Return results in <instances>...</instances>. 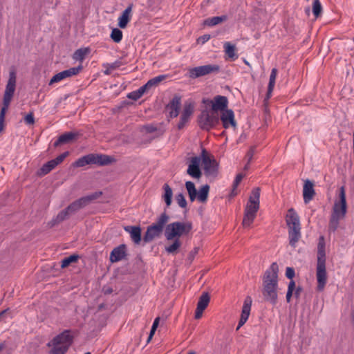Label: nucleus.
<instances>
[{
    "label": "nucleus",
    "instance_id": "f257e3e1",
    "mask_svg": "<svg viewBox=\"0 0 354 354\" xmlns=\"http://www.w3.org/2000/svg\"><path fill=\"white\" fill-rule=\"evenodd\" d=\"M279 266L277 263H272L266 271L263 279V295L267 301L272 304L277 301Z\"/></svg>",
    "mask_w": 354,
    "mask_h": 354
},
{
    "label": "nucleus",
    "instance_id": "f03ea898",
    "mask_svg": "<svg viewBox=\"0 0 354 354\" xmlns=\"http://www.w3.org/2000/svg\"><path fill=\"white\" fill-rule=\"evenodd\" d=\"M317 290L322 291L327 283V272L326 269L325 243L323 236H320L317 246V262L316 268Z\"/></svg>",
    "mask_w": 354,
    "mask_h": 354
},
{
    "label": "nucleus",
    "instance_id": "7ed1b4c3",
    "mask_svg": "<svg viewBox=\"0 0 354 354\" xmlns=\"http://www.w3.org/2000/svg\"><path fill=\"white\" fill-rule=\"evenodd\" d=\"M72 343L73 336L70 330H66L47 344V346L50 348L48 354H66Z\"/></svg>",
    "mask_w": 354,
    "mask_h": 354
},
{
    "label": "nucleus",
    "instance_id": "20e7f679",
    "mask_svg": "<svg viewBox=\"0 0 354 354\" xmlns=\"http://www.w3.org/2000/svg\"><path fill=\"white\" fill-rule=\"evenodd\" d=\"M16 80L17 77L15 72L10 71L9 73V79L4 91L3 106L0 112V132H1L4 128L5 116L15 91Z\"/></svg>",
    "mask_w": 354,
    "mask_h": 354
},
{
    "label": "nucleus",
    "instance_id": "39448f33",
    "mask_svg": "<svg viewBox=\"0 0 354 354\" xmlns=\"http://www.w3.org/2000/svg\"><path fill=\"white\" fill-rule=\"evenodd\" d=\"M286 222L288 227L289 243L295 248L301 238V225L299 217L293 208L288 210Z\"/></svg>",
    "mask_w": 354,
    "mask_h": 354
},
{
    "label": "nucleus",
    "instance_id": "423d86ee",
    "mask_svg": "<svg viewBox=\"0 0 354 354\" xmlns=\"http://www.w3.org/2000/svg\"><path fill=\"white\" fill-rule=\"evenodd\" d=\"M192 230L191 222L175 221L166 225L165 236L167 240L171 241L181 236H187Z\"/></svg>",
    "mask_w": 354,
    "mask_h": 354
},
{
    "label": "nucleus",
    "instance_id": "0eeeda50",
    "mask_svg": "<svg viewBox=\"0 0 354 354\" xmlns=\"http://www.w3.org/2000/svg\"><path fill=\"white\" fill-rule=\"evenodd\" d=\"M169 216L165 212L162 213L156 219V221L147 227L143 240L145 243L152 241L154 239L159 238L166 224L169 222Z\"/></svg>",
    "mask_w": 354,
    "mask_h": 354
},
{
    "label": "nucleus",
    "instance_id": "6e6552de",
    "mask_svg": "<svg viewBox=\"0 0 354 354\" xmlns=\"http://www.w3.org/2000/svg\"><path fill=\"white\" fill-rule=\"evenodd\" d=\"M199 127L205 131H209L219 123L218 113L212 110H203L198 118Z\"/></svg>",
    "mask_w": 354,
    "mask_h": 354
},
{
    "label": "nucleus",
    "instance_id": "1a4fd4ad",
    "mask_svg": "<svg viewBox=\"0 0 354 354\" xmlns=\"http://www.w3.org/2000/svg\"><path fill=\"white\" fill-rule=\"evenodd\" d=\"M102 194L101 192H95L90 195L82 197L69 205L66 209L70 214H75L79 209L88 205L91 201L97 199Z\"/></svg>",
    "mask_w": 354,
    "mask_h": 354
},
{
    "label": "nucleus",
    "instance_id": "9d476101",
    "mask_svg": "<svg viewBox=\"0 0 354 354\" xmlns=\"http://www.w3.org/2000/svg\"><path fill=\"white\" fill-rule=\"evenodd\" d=\"M220 67L216 64H207L189 69V77L192 79L198 78L209 74L218 72Z\"/></svg>",
    "mask_w": 354,
    "mask_h": 354
},
{
    "label": "nucleus",
    "instance_id": "9b49d317",
    "mask_svg": "<svg viewBox=\"0 0 354 354\" xmlns=\"http://www.w3.org/2000/svg\"><path fill=\"white\" fill-rule=\"evenodd\" d=\"M200 157L205 174L209 176L215 175L217 172L218 167L216 160L211 157L205 149L202 150Z\"/></svg>",
    "mask_w": 354,
    "mask_h": 354
},
{
    "label": "nucleus",
    "instance_id": "f8f14e48",
    "mask_svg": "<svg viewBox=\"0 0 354 354\" xmlns=\"http://www.w3.org/2000/svg\"><path fill=\"white\" fill-rule=\"evenodd\" d=\"M339 201L335 202L333 208L332 214L344 218L346 214V192L344 187H341L339 189Z\"/></svg>",
    "mask_w": 354,
    "mask_h": 354
},
{
    "label": "nucleus",
    "instance_id": "ddd939ff",
    "mask_svg": "<svg viewBox=\"0 0 354 354\" xmlns=\"http://www.w3.org/2000/svg\"><path fill=\"white\" fill-rule=\"evenodd\" d=\"M259 209V205L257 204H252L248 203L245 209L244 217L243 220V226L244 227H249L252 224L257 216V212Z\"/></svg>",
    "mask_w": 354,
    "mask_h": 354
},
{
    "label": "nucleus",
    "instance_id": "4468645a",
    "mask_svg": "<svg viewBox=\"0 0 354 354\" xmlns=\"http://www.w3.org/2000/svg\"><path fill=\"white\" fill-rule=\"evenodd\" d=\"M201 158L200 156H193L190 158L187 170V174L191 177L199 179L202 176V172L200 169V164Z\"/></svg>",
    "mask_w": 354,
    "mask_h": 354
},
{
    "label": "nucleus",
    "instance_id": "2eb2a0df",
    "mask_svg": "<svg viewBox=\"0 0 354 354\" xmlns=\"http://www.w3.org/2000/svg\"><path fill=\"white\" fill-rule=\"evenodd\" d=\"M69 155L68 151H66L59 155L56 158L48 161L40 169V174L46 175L52 171L57 165L62 163L64 160Z\"/></svg>",
    "mask_w": 354,
    "mask_h": 354
},
{
    "label": "nucleus",
    "instance_id": "dca6fc26",
    "mask_svg": "<svg viewBox=\"0 0 354 354\" xmlns=\"http://www.w3.org/2000/svg\"><path fill=\"white\" fill-rule=\"evenodd\" d=\"M194 104L192 102L187 101L185 103L183 112L180 115V122L178 124V129H183L186 123L190 119L194 113Z\"/></svg>",
    "mask_w": 354,
    "mask_h": 354
},
{
    "label": "nucleus",
    "instance_id": "f3484780",
    "mask_svg": "<svg viewBox=\"0 0 354 354\" xmlns=\"http://www.w3.org/2000/svg\"><path fill=\"white\" fill-rule=\"evenodd\" d=\"M221 121L225 129L236 128V122L234 118V113L232 110L227 109L221 113Z\"/></svg>",
    "mask_w": 354,
    "mask_h": 354
},
{
    "label": "nucleus",
    "instance_id": "a211bd4d",
    "mask_svg": "<svg viewBox=\"0 0 354 354\" xmlns=\"http://www.w3.org/2000/svg\"><path fill=\"white\" fill-rule=\"evenodd\" d=\"M166 75H161L149 80L145 85L140 87L138 90L139 94L142 97L145 93H148L151 89L155 88L164 80Z\"/></svg>",
    "mask_w": 354,
    "mask_h": 354
},
{
    "label": "nucleus",
    "instance_id": "6ab92c4d",
    "mask_svg": "<svg viewBox=\"0 0 354 354\" xmlns=\"http://www.w3.org/2000/svg\"><path fill=\"white\" fill-rule=\"evenodd\" d=\"M212 106V111L218 113L223 112L227 109L228 100L225 96L216 95L209 102Z\"/></svg>",
    "mask_w": 354,
    "mask_h": 354
},
{
    "label": "nucleus",
    "instance_id": "aec40b11",
    "mask_svg": "<svg viewBox=\"0 0 354 354\" xmlns=\"http://www.w3.org/2000/svg\"><path fill=\"white\" fill-rule=\"evenodd\" d=\"M252 298L249 296H248L245 300L244 303L242 307V311L241 315V318L239 322L238 326L236 328V330H238L242 326L245 324V323L248 319L250 310H251V305H252Z\"/></svg>",
    "mask_w": 354,
    "mask_h": 354
},
{
    "label": "nucleus",
    "instance_id": "412c9836",
    "mask_svg": "<svg viewBox=\"0 0 354 354\" xmlns=\"http://www.w3.org/2000/svg\"><path fill=\"white\" fill-rule=\"evenodd\" d=\"M133 4H129L118 17V26L120 28H125L132 18Z\"/></svg>",
    "mask_w": 354,
    "mask_h": 354
},
{
    "label": "nucleus",
    "instance_id": "4be33fe9",
    "mask_svg": "<svg viewBox=\"0 0 354 354\" xmlns=\"http://www.w3.org/2000/svg\"><path fill=\"white\" fill-rule=\"evenodd\" d=\"M315 195V192L313 182L309 180H306L303 187V198L304 203L308 204L310 201L313 200Z\"/></svg>",
    "mask_w": 354,
    "mask_h": 354
},
{
    "label": "nucleus",
    "instance_id": "5701e85b",
    "mask_svg": "<svg viewBox=\"0 0 354 354\" xmlns=\"http://www.w3.org/2000/svg\"><path fill=\"white\" fill-rule=\"evenodd\" d=\"M126 256V245L122 244L115 248L110 254V261L112 263L123 259Z\"/></svg>",
    "mask_w": 354,
    "mask_h": 354
},
{
    "label": "nucleus",
    "instance_id": "b1692460",
    "mask_svg": "<svg viewBox=\"0 0 354 354\" xmlns=\"http://www.w3.org/2000/svg\"><path fill=\"white\" fill-rule=\"evenodd\" d=\"M181 104V98L179 96H175L168 104L169 115L171 118H176L179 114V109Z\"/></svg>",
    "mask_w": 354,
    "mask_h": 354
},
{
    "label": "nucleus",
    "instance_id": "393cba45",
    "mask_svg": "<svg viewBox=\"0 0 354 354\" xmlns=\"http://www.w3.org/2000/svg\"><path fill=\"white\" fill-rule=\"evenodd\" d=\"M126 232L130 234L131 240L136 244L141 241V229L139 226H127L124 227Z\"/></svg>",
    "mask_w": 354,
    "mask_h": 354
},
{
    "label": "nucleus",
    "instance_id": "a878e982",
    "mask_svg": "<svg viewBox=\"0 0 354 354\" xmlns=\"http://www.w3.org/2000/svg\"><path fill=\"white\" fill-rule=\"evenodd\" d=\"M77 137V134L73 132H66L62 135H61L57 141L55 142L54 146L55 147L59 146L62 144H66L71 142Z\"/></svg>",
    "mask_w": 354,
    "mask_h": 354
},
{
    "label": "nucleus",
    "instance_id": "bb28decb",
    "mask_svg": "<svg viewBox=\"0 0 354 354\" xmlns=\"http://www.w3.org/2000/svg\"><path fill=\"white\" fill-rule=\"evenodd\" d=\"M224 52L229 59L235 60L238 58V55L236 53V47L230 42H225L223 44Z\"/></svg>",
    "mask_w": 354,
    "mask_h": 354
},
{
    "label": "nucleus",
    "instance_id": "cd10ccee",
    "mask_svg": "<svg viewBox=\"0 0 354 354\" xmlns=\"http://www.w3.org/2000/svg\"><path fill=\"white\" fill-rule=\"evenodd\" d=\"M93 164L106 165L111 162L112 158L106 155L93 153Z\"/></svg>",
    "mask_w": 354,
    "mask_h": 354
},
{
    "label": "nucleus",
    "instance_id": "c85d7f7f",
    "mask_svg": "<svg viewBox=\"0 0 354 354\" xmlns=\"http://www.w3.org/2000/svg\"><path fill=\"white\" fill-rule=\"evenodd\" d=\"M277 69L274 68L271 71V73L270 75V79H269V83L268 86V91H267V97L270 98L271 97L272 93L273 91V89L274 88L275 85V81L277 76Z\"/></svg>",
    "mask_w": 354,
    "mask_h": 354
},
{
    "label": "nucleus",
    "instance_id": "c756f323",
    "mask_svg": "<svg viewBox=\"0 0 354 354\" xmlns=\"http://www.w3.org/2000/svg\"><path fill=\"white\" fill-rule=\"evenodd\" d=\"M93 153L78 158L73 165L75 167H82L87 165L93 164Z\"/></svg>",
    "mask_w": 354,
    "mask_h": 354
},
{
    "label": "nucleus",
    "instance_id": "7c9ffc66",
    "mask_svg": "<svg viewBox=\"0 0 354 354\" xmlns=\"http://www.w3.org/2000/svg\"><path fill=\"white\" fill-rule=\"evenodd\" d=\"M209 191V186L208 185H205L201 187L198 192H197L196 198L198 201L201 203L206 202L208 197V194Z\"/></svg>",
    "mask_w": 354,
    "mask_h": 354
},
{
    "label": "nucleus",
    "instance_id": "2f4dec72",
    "mask_svg": "<svg viewBox=\"0 0 354 354\" xmlns=\"http://www.w3.org/2000/svg\"><path fill=\"white\" fill-rule=\"evenodd\" d=\"M185 187L187 190L190 201L193 202L195 201L197 196V190L195 187L194 183L192 181H187L185 183Z\"/></svg>",
    "mask_w": 354,
    "mask_h": 354
},
{
    "label": "nucleus",
    "instance_id": "473e14b6",
    "mask_svg": "<svg viewBox=\"0 0 354 354\" xmlns=\"http://www.w3.org/2000/svg\"><path fill=\"white\" fill-rule=\"evenodd\" d=\"M163 189L165 193L162 197L165 203L167 204V206L169 207L171 203V198L173 195L172 189L167 183L163 185Z\"/></svg>",
    "mask_w": 354,
    "mask_h": 354
},
{
    "label": "nucleus",
    "instance_id": "72a5a7b5",
    "mask_svg": "<svg viewBox=\"0 0 354 354\" xmlns=\"http://www.w3.org/2000/svg\"><path fill=\"white\" fill-rule=\"evenodd\" d=\"M209 300L210 297L208 293L203 292L199 298L196 308L204 310L207 307Z\"/></svg>",
    "mask_w": 354,
    "mask_h": 354
},
{
    "label": "nucleus",
    "instance_id": "f704fd0d",
    "mask_svg": "<svg viewBox=\"0 0 354 354\" xmlns=\"http://www.w3.org/2000/svg\"><path fill=\"white\" fill-rule=\"evenodd\" d=\"M227 19V17L225 15L219 16V17H213L207 19L205 21V24L209 26H214L217 24L222 23L223 21Z\"/></svg>",
    "mask_w": 354,
    "mask_h": 354
},
{
    "label": "nucleus",
    "instance_id": "c9c22d12",
    "mask_svg": "<svg viewBox=\"0 0 354 354\" xmlns=\"http://www.w3.org/2000/svg\"><path fill=\"white\" fill-rule=\"evenodd\" d=\"M343 218L338 216L337 215H335L333 214H331L330 219L329 221L328 228L330 231L335 232L338 226L339 223L341 219Z\"/></svg>",
    "mask_w": 354,
    "mask_h": 354
},
{
    "label": "nucleus",
    "instance_id": "e433bc0d",
    "mask_svg": "<svg viewBox=\"0 0 354 354\" xmlns=\"http://www.w3.org/2000/svg\"><path fill=\"white\" fill-rule=\"evenodd\" d=\"M90 49L88 48L77 49L73 55V58L76 60L83 61L85 57L89 53Z\"/></svg>",
    "mask_w": 354,
    "mask_h": 354
},
{
    "label": "nucleus",
    "instance_id": "4c0bfd02",
    "mask_svg": "<svg viewBox=\"0 0 354 354\" xmlns=\"http://www.w3.org/2000/svg\"><path fill=\"white\" fill-rule=\"evenodd\" d=\"M79 259V256L76 254H73L69 257H65L61 261V267L62 268H67L73 263H75Z\"/></svg>",
    "mask_w": 354,
    "mask_h": 354
},
{
    "label": "nucleus",
    "instance_id": "58836bf2",
    "mask_svg": "<svg viewBox=\"0 0 354 354\" xmlns=\"http://www.w3.org/2000/svg\"><path fill=\"white\" fill-rule=\"evenodd\" d=\"M82 66H79L77 67L70 68L69 69L61 71L64 77V78L71 77L77 75L82 71Z\"/></svg>",
    "mask_w": 354,
    "mask_h": 354
},
{
    "label": "nucleus",
    "instance_id": "ea45409f",
    "mask_svg": "<svg viewBox=\"0 0 354 354\" xmlns=\"http://www.w3.org/2000/svg\"><path fill=\"white\" fill-rule=\"evenodd\" d=\"M121 65H122V63L120 61H116V62L111 63V64L107 63L106 64H104L103 66L106 68V70L104 71V73L105 75H109L111 73V71L113 70H115V69L119 68L120 66H121Z\"/></svg>",
    "mask_w": 354,
    "mask_h": 354
},
{
    "label": "nucleus",
    "instance_id": "a19ab883",
    "mask_svg": "<svg viewBox=\"0 0 354 354\" xmlns=\"http://www.w3.org/2000/svg\"><path fill=\"white\" fill-rule=\"evenodd\" d=\"M173 240L174 242L172 243V244L165 248V250L169 254L176 253L181 245V243L179 239H174Z\"/></svg>",
    "mask_w": 354,
    "mask_h": 354
},
{
    "label": "nucleus",
    "instance_id": "79ce46f5",
    "mask_svg": "<svg viewBox=\"0 0 354 354\" xmlns=\"http://www.w3.org/2000/svg\"><path fill=\"white\" fill-rule=\"evenodd\" d=\"M71 214L67 211L66 208L61 211L56 216L55 219L52 221V225L60 223L66 219Z\"/></svg>",
    "mask_w": 354,
    "mask_h": 354
},
{
    "label": "nucleus",
    "instance_id": "37998d69",
    "mask_svg": "<svg viewBox=\"0 0 354 354\" xmlns=\"http://www.w3.org/2000/svg\"><path fill=\"white\" fill-rule=\"evenodd\" d=\"M123 37L122 32L118 28H113L111 32L110 37L115 42L119 43L122 41Z\"/></svg>",
    "mask_w": 354,
    "mask_h": 354
},
{
    "label": "nucleus",
    "instance_id": "c03bdc74",
    "mask_svg": "<svg viewBox=\"0 0 354 354\" xmlns=\"http://www.w3.org/2000/svg\"><path fill=\"white\" fill-rule=\"evenodd\" d=\"M260 189L255 188L252 190L248 203L259 205Z\"/></svg>",
    "mask_w": 354,
    "mask_h": 354
},
{
    "label": "nucleus",
    "instance_id": "a18cd8bd",
    "mask_svg": "<svg viewBox=\"0 0 354 354\" xmlns=\"http://www.w3.org/2000/svg\"><path fill=\"white\" fill-rule=\"evenodd\" d=\"M322 12V6L319 0H314L313 4V12L315 17H318Z\"/></svg>",
    "mask_w": 354,
    "mask_h": 354
},
{
    "label": "nucleus",
    "instance_id": "49530a36",
    "mask_svg": "<svg viewBox=\"0 0 354 354\" xmlns=\"http://www.w3.org/2000/svg\"><path fill=\"white\" fill-rule=\"evenodd\" d=\"M244 175L242 174H239L236 175L232 185V195L235 196L236 195V189L237 187L239 186V183L241 182L242 179L243 178Z\"/></svg>",
    "mask_w": 354,
    "mask_h": 354
},
{
    "label": "nucleus",
    "instance_id": "de8ad7c7",
    "mask_svg": "<svg viewBox=\"0 0 354 354\" xmlns=\"http://www.w3.org/2000/svg\"><path fill=\"white\" fill-rule=\"evenodd\" d=\"M176 200L180 207L185 208L187 207V201L183 194H178L176 197Z\"/></svg>",
    "mask_w": 354,
    "mask_h": 354
},
{
    "label": "nucleus",
    "instance_id": "09e8293b",
    "mask_svg": "<svg viewBox=\"0 0 354 354\" xmlns=\"http://www.w3.org/2000/svg\"><path fill=\"white\" fill-rule=\"evenodd\" d=\"M64 77L62 72H59L55 75L49 82V85H53L55 83H57L64 80Z\"/></svg>",
    "mask_w": 354,
    "mask_h": 354
},
{
    "label": "nucleus",
    "instance_id": "8fccbe9b",
    "mask_svg": "<svg viewBox=\"0 0 354 354\" xmlns=\"http://www.w3.org/2000/svg\"><path fill=\"white\" fill-rule=\"evenodd\" d=\"M24 121L26 124L28 125L33 124L35 123V118L33 113L30 112L28 113L24 118Z\"/></svg>",
    "mask_w": 354,
    "mask_h": 354
},
{
    "label": "nucleus",
    "instance_id": "3c124183",
    "mask_svg": "<svg viewBox=\"0 0 354 354\" xmlns=\"http://www.w3.org/2000/svg\"><path fill=\"white\" fill-rule=\"evenodd\" d=\"M127 97L131 100H138V99H140L141 97V96L139 94L138 90H136V91H133L129 93L127 95Z\"/></svg>",
    "mask_w": 354,
    "mask_h": 354
},
{
    "label": "nucleus",
    "instance_id": "603ef678",
    "mask_svg": "<svg viewBox=\"0 0 354 354\" xmlns=\"http://www.w3.org/2000/svg\"><path fill=\"white\" fill-rule=\"evenodd\" d=\"M210 39V35H203L201 37H199L198 39H197V43L198 44H204L205 43H206L207 41H209Z\"/></svg>",
    "mask_w": 354,
    "mask_h": 354
},
{
    "label": "nucleus",
    "instance_id": "864d4df0",
    "mask_svg": "<svg viewBox=\"0 0 354 354\" xmlns=\"http://www.w3.org/2000/svg\"><path fill=\"white\" fill-rule=\"evenodd\" d=\"M286 276L287 278L292 279L295 277V270L292 268L287 267Z\"/></svg>",
    "mask_w": 354,
    "mask_h": 354
},
{
    "label": "nucleus",
    "instance_id": "5fc2aeb1",
    "mask_svg": "<svg viewBox=\"0 0 354 354\" xmlns=\"http://www.w3.org/2000/svg\"><path fill=\"white\" fill-rule=\"evenodd\" d=\"M203 310L196 308L195 311V319H198L202 317Z\"/></svg>",
    "mask_w": 354,
    "mask_h": 354
},
{
    "label": "nucleus",
    "instance_id": "6e6d98bb",
    "mask_svg": "<svg viewBox=\"0 0 354 354\" xmlns=\"http://www.w3.org/2000/svg\"><path fill=\"white\" fill-rule=\"evenodd\" d=\"M160 317H156L152 324L151 328L156 330L159 324Z\"/></svg>",
    "mask_w": 354,
    "mask_h": 354
},
{
    "label": "nucleus",
    "instance_id": "4d7b16f0",
    "mask_svg": "<svg viewBox=\"0 0 354 354\" xmlns=\"http://www.w3.org/2000/svg\"><path fill=\"white\" fill-rule=\"evenodd\" d=\"M146 131L149 133H152L156 131V128L152 125H148L145 127Z\"/></svg>",
    "mask_w": 354,
    "mask_h": 354
},
{
    "label": "nucleus",
    "instance_id": "13d9d810",
    "mask_svg": "<svg viewBox=\"0 0 354 354\" xmlns=\"http://www.w3.org/2000/svg\"><path fill=\"white\" fill-rule=\"evenodd\" d=\"M295 289V283L294 281L291 280L288 284V290H290V291H294Z\"/></svg>",
    "mask_w": 354,
    "mask_h": 354
},
{
    "label": "nucleus",
    "instance_id": "bf43d9fd",
    "mask_svg": "<svg viewBox=\"0 0 354 354\" xmlns=\"http://www.w3.org/2000/svg\"><path fill=\"white\" fill-rule=\"evenodd\" d=\"M293 291H290V290H288L286 293V300L288 302H290L291 297L292 295Z\"/></svg>",
    "mask_w": 354,
    "mask_h": 354
},
{
    "label": "nucleus",
    "instance_id": "052dcab7",
    "mask_svg": "<svg viewBox=\"0 0 354 354\" xmlns=\"http://www.w3.org/2000/svg\"><path fill=\"white\" fill-rule=\"evenodd\" d=\"M301 288H297L295 291V296L296 297H299L300 294H301Z\"/></svg>",
    "mask_w": 354,
    "mask_h": 354
},
{
    "label": "nucleus",
    "instance_id": "680f3d73",
    "mask_svg": "<svg viewBox=\"0 0 354 354\" xmlns=\"http://www.w3.org/2000/svg\"><path fill=\"white\" fill-rule=\"evenodd\" d=\"M156 330H153V328H151L150 334L148 337V342L150 341V339L152 338L153 335H154Z\"/></svg>",
    "mask_w": 354,
    "mask_h": 354
},
{
    "label": "nucleus",
    "instance_id": "e2e57ef3",
    "mask_svg": "<svg viewBox=\"0 0 354 354\" xmlns=\"http://www.w3.org/2000/svg\"><path fill=\"white\" fill-rule=\"evenodd\" d=\"M9 310V308H7L4 310L0 312V319L4 316V315Z\"/></svg>",
    "mask_w": 354,
    "mask_h": 354
},
{
    "label": "nucleus",
    "instance_id": "0e129e2a",
    "mask_svg": "<svg viewBox=\"0 0 354 354\" xmlns=\"http://www.w3.org/2000/svg\"><path fill=\"white\" fill-rule=\"evenodd\" d=\"M187 354H196L194 351H189Z\"/></svg>",
    "mask_w": 354,
    "mask_h": 354
},
{
    "label": "nucleus",
    "instance_id": "69168bd1",
    "mask_svg": "<svg viewBox=\"0 0 354 354\" xmlns=\"http://www.w3.org/2000/svg\"><path fill=\"white\" fill-rule=\"evenodd\" d=\"M3 348V346L2 345H0V351H1Z\"/></svg>",
    "mask_w": 354,
    "mask_h": 354
},
{
    "label": "nucleus",
    "instance_id": "338daca9",
    "mask_svg": "<svg viewBox=\"0 0 354 354\" xmlns=\"http://www.w3.org/2000/svg\"><path fill=\"white\" fill-rule=\"evenodd\" d=\"M84 354H91V353L90 352H86Z\"/></svg>",
    "mask_w": 354,
    "mask_h": 354
}]
</instances>
